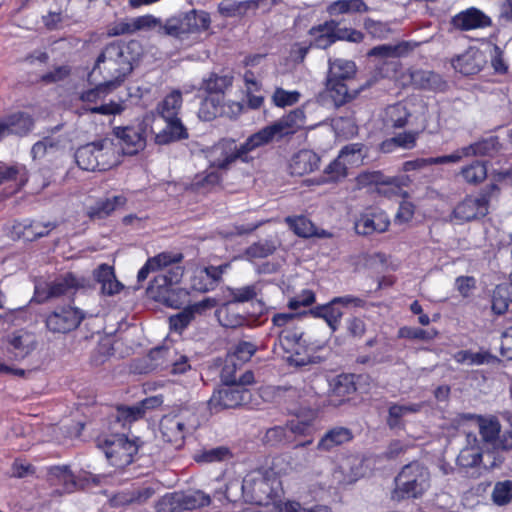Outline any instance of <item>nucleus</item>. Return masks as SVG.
I'll return each mask as SVG.
<instances>
[{
  "instance_id": "79ce46f5",
  "label": "nucleus",
  "mask_w": 512,
  "mask_h": 512,
  "mask_svg": "<svg viewBox=\"0 0 512 512\" xmlns=\"http://www.w3.org/2000/svg\"><path fill=\"white\" fill-rule=\"evenodd\" d=\"M460 175L463 180L471 185H478L487 177V166L483 161H473L461 168Z\"/></svg>"
},
{
  "instance_id": "f03ea898",
  "label": "nucleus",
  "mask_w": 512,
  "mask_h": 512,
  "mask_svg": "<svg viewBox=\"0 0 512 512\" xmlns=\"http://www.w3.org/2000/svg\"><path fill=\"white\" fill-rule=\"evenodd\" d=\"M279 485V480L272 473L252 471L242 481V498L260 506L257 512H276L274 508L287 503L278 499Z\"/></svg>"
},
{
  "instance_id": "7c9ffc66",
  "label": "nucleus",
  "mask_w": 512,
  "mask_h": 512,
  "mask_svg": "<svg viewBox=\"0 0 512 512\" xmlns=\"http://www.w3.org/2000/svg\"><path fill=\"white\" fill-rule=\"evenodd\" d=\"M353 438L350 429L345 427H334L328 430L318 441L317 449L320 451L329 452L334 448L343 445Z\"/></svg>"
},
{
  "instance_id": "bf43d9fd",
  "label": "nucleus",
  "mask_w": 512,
  "mask_h": 512,
  "mask_svg": "<svg viewBox=\"0 0 512 512\" xmlns=\"http://www.w3.org/2000/svg\"><path fill=\"white\" fill-rule=\"evenodd\" d=\"M182 259L183 255L181 253L162 252L150 258L149 260L156 270H165L172 265L179 264L182 261Z\"/></svg>"
},
{
  "instance_id": "c756f323",
  "label": "nucleus",
  "mask_w": 512,
  "mask_h": 512,
  "mask_svg": "<svg viewBox=\"0 0 512 512\" xmlns=\"http://www.w3.org/2000/svg\"><path fill=\"white\" fill-rule=\"evenodd\" d=\"M313 431V419H300L298 417L290 420L283 427L278 426L274 427L267 432V437L269 439L279 438L281 440V436H286L287 432H290L294 435H309Z\"/></svg>"
},
{
  "instance_id": "20e7f679",
  "label": "nucleus",
  "mask_w": 512,
  "mask_h": 512,
  "mask_svg": "<svg viewBox=\"0 0 512 512\" xmlns=\"http://www.w3.org/2000/svg\"><path fill=\"white\" fill-rule=\"evenodd\" d=\"M182 94L173 90L157 104V114L165 121L166 126L155 134V142L166 145L174 141L188 138V133L178 114L182 108Z\"/></svg>"
},
{
  "instance_id": "3c124183",
  "label": "nucleus",
  "mask_w": 512,
  "mask_h": 512,
  "mask_svg": "<svg viewBox=\"0 0 512 512\" xmlns=\"http://www.w3.org/2000/svg\"><path fill=\"white\" fill-rule=\"evenodd\" d=\"M407 178H390L381 181L377 186V193L387 198L405 197L407 193L404 191L403 186L406 185Z\"/></svg>"
},
{
  "instance_id": "7ed1b4c3",
  "label": "nucleus",
  "mask_w": 512,
  "mask_h": 512,
  "mask_svg": "<svg viewBox=\"0 0 512 512\" xmlns=\"http://www.w3.org/2000/svg\"><path fill=\"white\" fill-rule=\"evenodd\" d=\"M391 499L397 502L420 499L431 486L428 468L418 461L404 465L394 479Z\"/></svg>"
},
{
  "instance_id": "ea45409f",
  "label": "nucleus",
  "mask_w": 512,
  "mask_h": 512,
  "mask_svg": "<svg viewBox=\"0 0 512 512\" xmlns=\"http://www.w3.org/2000/svg\"><path fill=\"white\" fill-rule=\"evenodd\" d=\"M453 359L459 364L479 366L492 362L494 360V356L486 350H480L477 352L471 350H460L453 355Z\"/></svg>"
},
{
  "instance_id": "393cba45",
  "label": "nucleus",
  "mask_w": 512,
  "mask_h": 512,
  "mask_svg": "<svg viewBox=\"0 0 512 512\" xmlns=\"http://www.w3.org/2000/svg\"><path fill=\"white\" fill-rule=\"evenodd\" d=\"M484 64L483 53L475 47H469L465 52L452 59L454 69L463 75L478 73Z\"/></svg>"
},
{
  "instance_id": "bb28decb",
  "label": "nucleus",
  "mask_w": 512,
  "mask_h": 512,
  "mask_svg": "<svg viewBox=\"0 0 512 512\" xmlns=\"http://www.w3.org/2000/svg\"><path fill=\"white\" fill-rule=\"evenodd\" d=\"M320 158L311 150H301L296 153L289 164L290 173L302 176L313 172L319 167Z\"/></svg>"
},
{
  "instance_id": "a18cd8bd",
  "label": "nucleus",
  "mask_w": 512,
  "mask_h": 512,
  "mask_svg": "<svg viewBox=\"0 0 512 512\" xmlns=\"http://www.w3.org/2000/svg\"><path fill=\"white\" fill-rule=\"evenodd\" d=\"M222 113V96L209 95L202 101L198 111V116L204 121H211Z\"/></svg>"
},
{
  "instance_id": "9d476101",
  "label": "nucleus",
  "mask_w": 512,
  "mask_h": 512,
  "mask_svg": "<svg viewBox=\"0 0 512 512\" xmlns=\"http://www.w3.org/2000/svg\"><path fill=\"white\" fill-rule=\"evenodd\" d=\"M210 18L204 11L192 10L166 20L160 27V35L183 39L188 34L206 30Z\"/></svg>"
},
{
  "instance_id": "0e129e2a",
  "label": "nucleus",
  "mask_w": 512,
  "mask_h": 512,
  "mask_svg": "<svg viewBox=\"0 0 512 512\" xmlns=\"http://www.w3.org/2000/svg\"><path fill=\"white\" fill-rule=\"evenodd\" d=\"M258 294L256 285H247L238 288H232L229 290V295L232 298V302L244 303L254 299Z\"/></svg>"
},
{
  "instance_id": "1a4fd4ad",
  "label": "nucleus",
  "mask_w": 512,
  "mask_h": 512,
  "mask_svg": "<svg viewBox=\"0 0 512 512\" xmlns=\"http://www.w3.org/2000/svg\"><path fill=\"white\" fill-rule=\"evenodd\" d=\"M195 413L187 407L166 414L160 421V432L164 441L181 447L188 428L195 426Z\"/></svg>"
},
{
  "instance_id": "f704fd0d",
  "label": "nucleus",
  "mask_w": 512,
  "mask_h": 512,
  "mask_svg": "<svg viewBox=\"0 0 512 512\" xmlns=\"http://www.w3.org/2000/svg\"><path fill=\"white\" fill-rule=\"evenodd\" d=\"M356 66L353 61L345 59H329V71L327 78L339 81H347L353 78Z\"/></svg>"
},
{
  "instance_id": "09e8293b",
  "label": "nucleus",
  "mask_w": 512,
  "mask_h": 512,
  "mask_svg": "<svg viewBox=\"0 0 512 512\" xmlns=\"http://www.w3.org/2000/svg\"><path fill=\"white\" fill-rule=\"evenodd\" d=\"M326 92L332 99L335 106H341L349 101L352 96L349 94V90L345 81H339L327 78Z\"/></svg>"
},
{
  "instance_id": "2f4dec72",
  "label": "nucleus",
  "mask_w": 512,
  "mask_h": 512,
  "mask_svg": "<svg viewBox=\"0 0 512 512\" xmlns=\"http://www.w3.org/2000/svg\"><path fill=\"white\" fill-rule=\"evenodd\" d=\"M155 297L171 308H180L188 299L187 290L177 286L154 287Z\"/></svg>"
},
{
  "instance_id": "4c0bfd02",
  "label": "nucleus",
  "mask_w": 512,
  "mask_h": 512,
  "mask_svg": "<svg viewBox=\"0 0 512 512\" xmlns=\"http://www.w3.org/2000/svg\"><path fill=\"white\" fill-rule=\"evenodd\" d=\"M410 113L403 103H396L384 110L383 121L387 127L401 128L405 126Z\"/></svg>"
},
{
  "instance_id": "e2e57ef3",
  "label": "nucleus",
  "mask_w": 512,
  "mask_h": 512,
  "mask_svg": "<svg viewBox=\"0 0 512 512\" xmlns=\"http://www.w3.org/2000/svg\"><path fill=\"white\" fill-rule=\"evenodd\" d=\"M300 93L298 91H287L277 88L272 96L274 104L278 107H286L293 105L299 101Z\"/></svg>"
},
{
  "instance_id": "338daca9",
  "label": "nucleus",
  "mask_w": 512,
  "mask_h": 512,
  "mask_svg": "<svg viewBox=\"0 0 512 512\" xmlns=\"http://www.w3.org/2000/svg\"><path fill=\"white\" fill-rule=\"evenodd\" d=\"M221 181V173L217 170L206 171L195 177L193 185L199 189H209L218 185Z\"/></svg>"
},
{
  "instance_id": "aec40b11",
  "label": "nucleus",
  "mask_w": 512,
  "mask_h": 512,
  "mask_svg": "<svg viewBox=\"0 0 512 512\" xmlns=\"http://www.w3.org/2000/svg\"><path fill=\"white\" fill-rule=\"evenodd\" d=\"M77 286L78 282L76 278L72 274H67L50 283L36 285L35 293L39 302H44L51 298L70 295Z\"/></svg>"
},
{
  "instance_id": "dca6fc26",
  "label": "nucleus",
  "mask_w": 512,
  "mask_h": 512,
  "mask_svg": "<svg viewBox=\"0 0 512 512\" xmlns=\"http://www.w3.org/2000/svg\"><path fill=\"white\" fill-rule=\"evenodd\" d=\"M35 126V120L27 112L17 111L0 118V141L9 137H25Z\"/></svg>"
},
{
  "instance_id": "f3484780",
  "label": "nucleus",
  "mask_w": 512,
  "mask_h": 512,
  "mask_svg": "<svg viewBox=\"0 0 512 512\" xmlns=\"http://www.w3.org/2000/svg\"><path fill=\"white\" fill-rule=\"evenodd\" d=\"M389 225L390 219L384 211L367 208L355 219L354 229L358 235L368 236L387 231Z\"/></svg>"
},
{
  "instance_id": "9b49d317",
  "label": "nucleus",
  "mask_w": 512,
  "mask_h": 512,
  "mask_svg": "<svg viewBox=\"0 0 512 512\" xmlns=\"http://www.w3.org/2000/svg\"><path fill=\"white\" fill-rule=\"evenodd\" d=\"M277 333L280 345L287 353H290L287 360L291 365L302 367L316 362L317 357L310 354L305 348L304 333L301 328L294 326L279 330Z\"/></svg>"
},
{
  "instance_id": "6e6552de",
  "label": "nucleus",
  "mask_w": 512,
  "mask_h": 512,
  "mask_svg": "<svg viewBox=\"0 0 512 512\" xmlns=\"http://www.w3.org/2000/svg\"><path fill=\"white\" fill-rule=\"evenodd\" d=\"M305 124V113L302 109L297 108L289 114L283 116L271 125H268L258 132L252 134V140L256 141L259 147L267 145L274 140H279L290 134H294Z\"/></svg>"
},
{
  "instance_id": "4d7b16f0",
  "label": "nucleus",
  "mask_w": 512,
  "mask_h": 512,
  "mask_svg": "<svg viewBox=\"0 0 512 512\" xmlns=\"http://www.w3.org/2000/svg\"><path fill=\"white\" fill-rule=\"evenodd\" d=\"M132 19V26H133V32H139V31H149V30H157V33L160 34V27L162 26V22L159 18H156L153 15H143L131 18Z\"/></svg>"
},
{
  "instance_id": "39448f33",
  "label": "nucleus",
  "mask_w": 512,
  "mask_h": 512,
  "mask_svg": "<svg viewBox=\"0 0 512 512\" xmlns=\"http://www.w3.org/2000/svg\"><path fill=\"white\" fill-rule=\"evenodd\" d=\"M252 135L241 145L233 139H222L205 151V157L210 168L227 170L238 159L248 161V153L259 148L256 141L251 142Z\"/></svg>"
},
{
  "instance_id": "052dcab7",
  "label": "nucleus",
  "mask_w": 512,
  "mask_h": 512,
  "mask_svg": "<svg viewBox=\"0 0 512 512\" xmlns=\"http://www.w3.org/2000/svg\"><path fill=\"white\" fill-rule=\"evenodd\" d=\"M493 501L498 505H505L512 499V480L498 482L492 493Z\"/></svg>"
},
{
  "instance_id": "774afa93",
  "label": "nucleus",
  "mask_w": 512,
  "mask_h": 512,
  "mask_svg": "<svg viewBox=\"0 0 512 512\" xmlns=\"http://www.w3.org/2000/svg\"><path fill=\"white\" fill-rule=\"evenodd\" d=\"M256 346L251 342H240L238 343L234 351L228 356L231 357L232 360L240 361L241 363L247 362L255 353Z\"/></svg>"
},
{
  "instance_id": "cd10ccee",
  "label": "nucleus",
  "mask_w": 512,
  "mask_h": 512,
  "mask_svg": "<svg viewBox=\"0 0 512 512\" xmlns=\"http://www.w3.org/2000/svg\"><path fill=\"white\" fill-rule=\"evenodd\" d=\"M423 407V403H392L388 408L387 425L391 429H402L404 419L412 414L418 413Z\"/></svg>"
},
{
  "instance_id": "0eeeda50",
  "label": "nucleus",
  "mask_w": 512,
  "mask_h": 512,
  "mask_svg": "<svg viewBox=\"0 0 512 512\" xmlns=\"http://www.w3.org/2000/svg\"><path fill=\"white\" fill-rule=\"evenodd\" d=\"M311 45L319 49H327L337 41L361 42L363 34L355 29L340 27V23L334 19L313 26L309 30Z\"/></svg>"
},
{
  "instance_id": "603ef678",
  "label": "nucleus",
  "mask_w": 512,
  "mask_h": 512,
  "mask_svg": "<svg viewBox=\"0 0 512 512\" xmlns=\"http://www.w3.org/2000/svg\"><path fill=\"white\" fill-rule=\"evenodd\" d=\"M285 222L289 225L290 229L300 237L308 238L316 235V227L304 216H289L286 217Z\"/></svg>"
},
{
  "instance_id": "13d9d810",
  "label": "nucleus",
  "mask_w": 512,
  "mask_h": 512,
  "mask_svg": "<svg viewBox=\"0 0 512 512\" xmlns=\"http://www.w3.org/2000/svg\"><path fill=\"white\" fill-rule=\"evenodd\" d=\"M275 251V245L273 242L265 240L254 243L249 246L245 251V256L252 260L258 258H265L271 255Z\"/></svg>"
},
{
  "instance_id": "c9c22d12",
  "label": "nucleus",
  "mask_w": 512,
  "mask_h": 512,
  "mask_svg": "<svg viewBox=\"0 0 512 512\" xmlns=\"http://www.w3.org/2000/svg\"><path fill=\"white\" fill-rule=\"evenodd\" d=\"M368 10L369 7L363 0H336L327 6V13L330 16L365 13Z\"/></svg>"
},
{
  "instance_id": "49530a36",
  "label": "nucleus",
  "mask_w": 512,
  "mask_h": 512,
  "mask_svg": "<svg viewBox=\"0 0 512 512\" xmlns=\"http://www.w3.org/2000/svg\"><path fill=\"white\" fill-rule=\"evenodd\" d=\"M232 76L211 74L203 80L202 88L213 96H221L232 85Z\"/></svg>"
},
{
  "instance_id": "b1692460",
  "label": "nucleus",
  "mask_w": 512,
  "mask_h": 512,
  "mask_svg": "<svg viewBox=\"0 0 512 512\" xmlns=\"http://www.w3.org/2000/svg\"><path fill=\"white\" fill-rule=\"evenodd\" d=\"M227 268L228 264L196 268L191 279L192 288L199 292L213 290Z\"/></svg>"
},
{
  "instance_id": "69168bd1",
  "label": "nucleus",
  "mask_w": 512,
  "mask_h": 512,
  "mask_svg": "<svg viewBox=\"0 0 512 512\" xmlns=\"http://www.w3.org/2000/svg\"><path fill=\"white\" fill-rule=\"evenodd\" d=\"M364 28L374 38L386 39L391 33V29L387 23L375 21L367 18L364 21Z\"/></svg>"
},
{
  "instance_id": "a878e982",
  "label": "nucleus",
  "mask_w": 512,
  "mask_h": 512,
  "mask_svg": "<svg viewBox=\"0 0 512 512\" xmlns=\"http://www.w3.org/2000/svg\"><path fill=\"white\" fill-rule=\"evenodd\" d=\"M95 145V156L99 162V171H106L120 163L119 149L109 139L92 142Z\"/></svg>"
},
{
  "instance_id": "680f3d73",
  "label": "nucleus",
  "mask_w": 512,
  "mask_h": 512,
  "mask_svg": "<svg viewBox=\"0 0 512 512\" xmlns=\"http://www.w3.org/2000/svg\"><path fill=\"white\" fill-rule=\"evenodd\" d=\"M436 331H427L421 328L404 326L398 330V337L429 341L436 336Z\"/></svg>"
},
{
  "instance_id": "72a5a7b5",
  "label": "nucleus",
  "mask_w": 512,
  "mask_h": 512,
  "mask_svg": "<svg viewBox=\"0 0 512 512\" xmlns=\"http://www.w3.org/2000/svg\"><path fill=\"white\" fill-rule=\"evenodd\" d=\"M464 149L465 151L463 152L466 153L467 158L477 156H493L499 151L500 144L497 137L491 136L464 146Z\"/></svg>"
},
{
  "instance_id": "423d86ee",
  "label": "nucleus",
  "mask_w": 512,
  "mask_h": 512,
  "mask_svg": "<svg viewBox=\"0 0 512 512\" xmlns=\"http://www.w3.org/2000/svg\"><path fill=\"white\" fill-rule=\"evenodd\" d=\"M456 462L457 466L465 473L478 476L483 471L498 466L501 460L489 453L484 456L476 434L468 432L466 433V443L460 450Z\"/></svg>"
},
{
  "instance_id": "f257e3e1",
  "label": "nucleus",
  "mask_w": 512,
  "mask_h": 512,
  "mask_svg": "<svg viewBox=\"0 0 512 512\" xmlns=\"http://www.w3.org/2000/svg\"><path fill=\"white\" fill-rule=\"evenodd\" d=\"M138 47L135 41L128 44L113 42L105 46L88 75L89 82H97L99 75L108 85L116 88L132 72L135 61L133 52Z\"/></svg>"
},
{
  "instance_id": "ddd939ff",
  "label": "nucleus",
  "mask_w": 512,
  "mask_h": 512,
  "mask_svg": "<svg viewBox=\"0 0 512 512\" xmlns=\"http://www.w3.org/2000/svg\"><path fill=\"white\" fill-rule=\"evenodd\" d=\"M38 341L34 333L19 329L7 334L2 340V350L8 360L21 362L37 348Z\"/></svg>"
},
{
  "instance_id": "2eb2a0df",
  "label": "nucleus",
  "mask_w": 512,
  "mask_h": 512,
  "mask_svg": "<svg viewBox=\"0 0 512 512\" xmlns=\"http://www.w3.org/2000/svg\"><path fill=\"white\" fill-rule=\"evenodd\" d=\"M149 369L171 368L172 373H183L188 368V361L185 356L177 355L175 348L170 346L156 347L148 354Z\"/></svg>"
},
{
  "instance_id": "864d4df0",
  "label": "nucleus",
  "mask_w": 512,
  "mask_h": 512,
  "mask_svg": "<svg viewBox=\"0 0 512 512\" xmlns=\"http://www.w3.org/2000/svg\"><path fill=\"white\" fill-rule=\"evenodd\" d=\"M56 224L53 222L32 221L24 225L23 237L27 240H34L48 235Z\"/></svg>"
},
{
  "instance_id": "37998d69",
  "label": "nucleus",
  "mask_w": 512,
  "mask_h": 512,
  "mask_svg": "<svg viewBox=\"0 0 512 512\" xmlns=\"http://www.w3.org/2000/svg\"><path fill=\"white\" fill-rule=\"evenodd\" d=\"M95 145L88 143L77 149L75 159L77 165L86 171H99V162L95 156Z\"/></svg>"
},
{
  "instance_id": "6e6d98bb",
  "label": "nucleus",
  "mask_w": 512,
  "mask_h": 512,
  "mask_svg": "<svg viewBox=\"0 0 512 512\" xmlns=\"http://www.w3.org/2000/svg\"><path fill=\"white\" fill-rule=\"evenodd\" d=\"M348 167L337 157L325 169L323 182H337L347 176Z\"/></svg>"
},
{
  "instance_id": "c85d7f7f",
  "label": "nucleus",
  "mask_w": 512,
  "mask_h": 512,
  "mask_svg": "<svg viewBox=\"0 0 512 512\" xmlns=\"http://www.w3.org/2000/svg\"><path fill=\"white\" fill-rule=\"evenodd\" d=\"M94 278L101 285V292L112 296L123 289V285L116 279L114 269L107 264H101L94 270Z\"/></svg>"
},
{
  "instance_id": "4468645a",
  "label": "nucleus",
  "mask_w": 512,
  "mask_h": 512,
  "mask_svg": "<svg viewBox=\"0 0 512 512\" xmlns=\"http://www.w3.org/2000/svg\"><path fill=\"white\" fill-rule=\"evenodd\" d=\"M250 397L251 393L246 388L224 385L214 391L208 401V408L211 413H219L225 409H233L247 403Z\"/></svg>"
},
{
  "instance_id": "5fc2aeb1",
  "label": "nucleus",
  "mask_w": 512,
  "mask_h": 512,
  "mask_svg": "<svg viewBox=\"0 0 512 512\" xmlns=\"http://www.w3.org/2000/svg\"><path fill=\"white\" fill-rule=\"evenodd\" d=\"M92 84H96V86L92 89H89L81 94V100L87 103L97 102L102 100L108 93L115 89L114 86L108 85L106 81L100 82H91Z\"/></svg>"
},
{
  "instance_id": "473e14b6",
  "label": "nucleus",
  "mask_w": 512,
  "mask_h": 512,
  "mask_svg": "<svg viewBox=\"0 0 512 512\" xmlns=\"http://www.w3.org/2000/svg\"><path fill=\"white\" fill-rule=\"evenodd\" d=\"M127 202L123 195L101 199L88 208L90 218L103 219L111 215L115 210L122 208Z\"/></svg>"
},
{
  "instance_id": "412c9836",
  "label": "nucleus",
  "mask_w": 512,
  "mask_h": 512,
  "mask_svg": "<svg viewBox=\"0 0 512 512\" xmlns=\"http://www.w3.org/2000/svg\"><path fill=\"white\" fill-rule=\"evenodd\" d=\"M364 474L363 460L356 456H349L334 469L332 479L337 486H346L355 483Z\"/></svg>"
},
{
  "instance_id": "de8ad7c7",
  "label": "nucleus",
  "mask_w": 512,
  "mask_h": 512,
  "mask_svg": "<svg viewBox=\"0 0 512 512\" xmlns=\"http://www.w3.org/2000/svg\"><path fill=\"white\" fill-rule=\"evenodd\" d=\"M183 274L184 269L179 264L170 266L154 278L151 291H154V287L176 286L181 281Z\"/></svg>"
},
{
  "instance_id": "a211bd4d",
  "label": "nucleus",
  "mask_w": 512,
  "mask_h": 512,
  "mask_svg": "<svg viewBox=\"0 0 512 512\" xmlns=\"http://www.w3.org/2000/svg\"><path fill=\"white\" fill-rule=\"evenodd\" d=\"M83 319L82 312L74 307H61L46 318V327L53 333H67L79 326Z\"/></svg>"
},
{
  "instance_id": "58836bf2",
  "label": "nucleus",
  "mask_w": 512,
  "mask_h": 512,
  "mask_svg": "<svg viewBox=\"0 0 512 512\" xmlns=\"http://www.w3.org/2000/svg\"><path fill=\"white\" fill-rule=\"evenodd\" d=\"M312 313L316 317L323 318L332 331H336L338 329L341 318L344 314L342 308L336 303H333V299L325 305L316 307Z\"/></svg>"
},
{
  "instance_id": "e433bc0d",
  "label": "nucleus",
  "mask_w": 512,
  "mask_h": 512,
  "mask_svg": "<svg viewBox=\"0 0 512 512\" xmlns=\"http://www.w3.org/2000/svg\"><path fill=\"white\" fill-rule=\"evenodd\" d=\"M181 511L194 510L210 504V497L204 492L196 490L187 493H174Z\"/></svg>"
},
{
  "instance_id": "a19ab883",
  "label": "nucleus",
  "mask_w": 512,
  "mask_h": 512,
  "mask_svg": "<svg viewBox=\"0 0 512 512\" xmlns=\"http://www.w3.org/2000/svg\"><path fill=\"white\" fill-rule=\"evenodd\" d=\"M511 305L512 287L507 284L496 286L492 296V310L497 314H503Z\"/></svg>"
},
{
  "instance_id": "5701e85b",
  "label": "nucleus",
  "mask_w": 512,
  "mask_h": 512,
  "mask_svg": "<svg viewBox=\"0 0 512 512\" xmlns=\"http://www.w3.org/2000/svg\"><path fill=\"white\" fill-rule=\"evenodd\" d=\"M489 196L483 193L478 197H466L454 209L455 218L461 221H471L488 213Z\"/></svg>"
},
{
  "instance_id": "8fccbe9b",
  "label": "nucleus",
  "mask_w": 512,
  "mask_h": 512,
  "mask_svg": "<svg viewBox=\"0 0 512 512\" xmlns=\"http://www.w3.org/2000/svg\"><path fill=\"white\" fill-rule=\"evenodd\" d=\"M476 423L482 440L494 444L501 429L499 421L496 418L477 417Z\"/></svg>"
},
{
  "instance_id": "6ab92c4d",
  "label": "nucleus",
  "mask_w": 512,
  "mask_h": 512,
  "mask_svg": "<svg viewBox=\"0 0 512 512\" xmlns=\"http://www.w3.org/2000/svg\"><path fill=\"white\" fill-rule=\"evenodd\" d=\"M451 26L459 31L484 29L492 25V19L482 10L470 7L455 14L450 21Z\"/></svg>"
},
{
  "instance_id": "f8f14e48",
  "label": "nucleus",
  "mask_w": 512,
  "mask_h": 512,
  "mask_svg": "<svg viewBox=\"0 0 512 512\" xmlns=\"http://www.w3.org/2000/svg\"><path fill=\"white\" fill-rule=\"evenodd\" d=\"M98 447L103 450L112 466L122 468L129 465L137 453V446L124 435H112L98 440Z\"/></svg>"
},
{
  "instance_id": "c03bdc74",
  "label": "nucleus",
  "mask_w": 512,
  "mask_h": 512,
  "mask_svg": "<svg viewBox=\"0 0 512 512\" xmlns=\"http://www.w3.org/2000/svg\"><path fill=\"white\" fill-rule=\"evenodd\" d=\"M367 152L365 146L361 143H352L344 146L338 157L343 160L345 165L348 166H359L363 163Z\"/></svg>"
},
{
  "instance_id": "4be33fe9",
  "label": "nucleus",
  "mask_w": 512,
  "mask_h": 512,
  "mask_svg": "<svg viewBox=\"0 0 512 512\" xmlns=\"http://www.w3.org/2000/svg\"><path fill=\"white\" fill-rule=\"evenodd\" d=\"M114 134L119 139L124 154H137L146 145L145 130L141 125L137 127H116L114 128Z\"/></svg>"
}]
</instances>
